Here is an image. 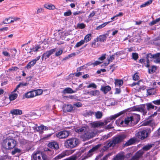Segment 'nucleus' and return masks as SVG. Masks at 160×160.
Segmentation results:
<instances>
[{"mask_svg":"<svg viewBox=\"0 0 160 160\" xmlns=\"http://www.w3.org/2000/svg\"><path fill=\"white\" fill-rule=\"evenodd\" d=\"M2 147L7 149L14 148L16 145V142L10 138H7L4 139L2 143Z\"/></svg>","mask_w":160,"mask_h":160,"instance_id":"f257e3e1","label":"nucleus"},{"mask_svg":"<svg viewBox=\"0 0 160 160\" xmlns=\"http://www.w3.org/2000/svg\"><path fill=\"white\" fill-rule=\"evenodd\" d=\"M127 137V135L122 134L114 137L112 140L107 144L108 147H114L116 144L122 142Z\"/></svg>","mask_w":160,"mask_h":160,"instance_id":"f03ea898","label":"nucleus"},{"mask_svg":"<svg viewBox=\"0 0 160 160\" xmlns=\"http://www.w3.org/2000/svg\"><path fill=\"white\" fill-rule=\"evenodd\" d=\"M79 144L78 139L73 138L67 140L65 142V146L68 148H73Z\"/></svg>","mask_w":160,"mask_h":160,"instance_id":"7ed1b4c3","label":"nucleus"},{"mask_svg":"<svg viewBox=\"0 0 160 160\" xmlns=\"http://www.w3.org/2000/svg\"><path fill=\"white\" fill-rule=\"evenodd\" d=\"M98 132V131L97 129H94L93 131L89 130L82 134L81 136V138L84 140L89 139L95 137Z\"/></svg>","mask_w":160,"mask_h":160,"instance_id":"20e7f679","label":"nucleus"},{"mask_svg":"<svg viewBox=\"0 0 160 160\" xmlns=\"http://www.w3.org/2000/svg\"><path fill=\"white\" fill-rule=\"evenodd\" d=\"M101 144H98L93 147L90 149L87 153L85 154L81 157L79 160H85L88 158L91 157L93 154V152L97 150L101 146Z\"/></svg>","mask_w":160,"mask_h":160,"instance_id":"39448f33","label":"nucleus"},{"mask_svg":"<svg viewBox=\"0 0 160 160\" xmlns=\"http://www.w3.org/2000/svg\"><path fill=\"white\" fill-rule=\"evenodd\" d=\"M34 160H48L47 156L40 151H37L33 155Z\"/></svg>","mask_w":160,"mask_h":160,"instance_id":"423d86ee","label":"nucleus"},{"mask_svg":"<svg viewBox=\"0 0 160 160\" xmlns=\"http://www.w3.org/2000/svg\"><path fill=\"white\" fill-rule=\"evenodd\" d=\"M145 105L142 104L138 106H134L133 107L132 110L133 111H137L141 112L143 114L145 115L147 113L146 110L145 109Z\"/></svg>","mask_w":160,"mask_h":160,"instance_id":"0eeeda50","label":"nucleus"},{"mask_svg":"<svg viewBox=\"0 0 160 160\" xmlns=\"http://www.w3.org/2000/svg\"><path fill=\"white\" fill-rule=\"evenodd\" d=\"M69 134V131L64 130L58 132L57 134V136L59 138H64L68 137Z\"/></svg>","mask_w":160,"mask_h":160,"instance_id":"6e6552de","label":"nucleus"},{"mask_svg":"<svg viewBox=\"0 0 160 160\" xmlns=\"http://www.w3.org/2000/svg\"><path fill=\"white\" fill-rule=\"evenodd\" d=\"M136 136L138 138L143 140L147 137L148 133L146 130H143L137 133Z\"/></svg>","mask_w":160,"mask_h":160,"instance_id":"1a4fd4ad","label":"nucleus"},{"mask_svg":"<svg viewBox=\"0 0 160 160\" xmlns=\"http://www.w3.org/2000/svg\"><path fill=\"white\" fill-rule=\"evenodd\" d=\"M56 51V49L54 48L46 52L43 53L42 57V60L44 58L45 59L48 58L49 56L55 52Z\"/></svg>","mask_w":160,"mask_h":160,"instance_id":"9d476101","label":"nucleus"},{"mask_svg":"<svg viewBox=\"0 0 160 160\" xmlns=\"http://www.w3.org/2000/svg\"><path fill=\"white\" fill-rule=\"evenodd\" d=\"M135 118H137V120L138 121L139 120L140 115L138 114H136L133 116L127 118L124 120L125 123L128 124L130 122H131Z\"/></svg>","mask_w":160,"mask_h":160,"instance_id":"9b49d317","label":"nucleus"},{"mask_svg":"<svg viewBox=\"0 0 160 160\" xmlns=\"http://www.w3.org/2000/svg\"><path fill=\"white\" fill-rule=\"evenodd\" d=\"M144 152L142 150H141L136 152L135 154L131 159V160H138L139 158L144 153Z\"/></svg>","mask_w":160,"mask_h":160,"instance_id":"f8f14e48","label":"nucleus"},{"mask_svg":"<svg viewBox=\"0 0 160 160\" xmlns=\"http://www.w3.org/2000/svg\"><path fill=\"white\" fill-rule=\"evenodd\" d=\"M90 126L92 128L100 127L104 125V123L101 122H94L90 123Z\"/></svg>","mask_w":160,"mask_h":160,"instance_id":"ddd939ff","label":"nucleus"},{"mask_svg":"<svg viewBox=\"0 0 160 160\" xmlns=\"http://www.w3.org/2000/svg\"><path fill=\"white\" fill-rule=\"evenodd\" d=\"M125 157L123 152L120 153L116 155L113 158V160H123Z\"/></svg>","mask_w":160,"mask_h":160,"instance_id":"4468645a","label":"nucleus"},{"mask_svg":"<svg viewBox=\"0 0 160 160\" xmlns=\"http://www.w3.org/2000/svg\"><path fill=\"white\" fill-rule=\"evenodd\" d=\"M37 92L34 91L28 92L25 94V97L27 98H33L37 95Z\"/></svg>","mask_w":160,"mask_h":160,"instance_id":"2eb2a0df","label":"nucleus"},{"mask_svg":"<svg viewBox=\"0 0 160 160\" xmlns=\"http://www.w3.org/2000/svg\"><path fill=\"white\" fill-rule=\"evenodd\" d=\"M10 113L13 115H20L22 114V111L20 109H15L11 110L10 111Z\"/></svg>","mask_w":160,"mask_h":160,"instance_id":"dca6fc26","label":"nucleus"},{"mask_svg":"<svg viewBox=\"0 0 160 160\" xmlns=\"http://www.w3.org/2000/svg\"><path fill=\"white\" fill-rule=\"evenodd\" d=\"M48 146L50 148L56 149H58L59 148L58 143L56 142L49 143L48 144Z\"/></svg>","mask_w":160,"mask_h":160,"instance_id":"f3484780","label":"nucleus"},{"mask_svg":"<svg viewBox=\"0 0 160 160\" xmlns=\"http://www.w3.org/2000/svg\"><path fill=\"white\" fill-rule=\"evenodd\" d=\"M154 62L156 63L160 62V52L154 54Z\"/></svg>","mask_w":160,"mask_h":160,"instance_id":"a211bd4d","label":"nucleus"},{"mask_svg":"<svg viewBox=\"0 0 160 160\" xmlns=\"http://www.w3.org/2000/svg\"><path fill=\"white\" fill-rule=\"evenodd\" d=\"M99 91L98 90H92L87 92L88 94L90 95L91 96H98L99 95Z\"/></svg>","mask_w":160,"mask_h":160,"instance_id":"6ab92c4d","label":"nucleus"},{"mask_svg":"<svg viewBox=\"0 0 160 160\" xmlns=\"http://www.w3.org/2000/svg\"><path fill=\"white\" fill-rule=\"evenodd\" d=\"M76 91H74L71 88H65L62 91V92L64 94L72 93H75Z\"/></svg>","mask_w":160,"mask_h":160,"instance_id":"aec40b11","label":"nucleus"},{"mask_svg":"<svg viewBox=\"0 0 160 160\" xmlns=\"http://www.w3.org/2000/svg\"><path fill=\"white\" fill-rule=\"evenodd\" d=\"M111 88L109 86H107L105 87H102L100 90L103 92L104 93L106 94L108 92L111 90Z\"/></svg>","mask_w":160,"mask_h":160,"instance_id":"412c9836","label":"nucleus"},{"mask_svg":"<svg viewBox=\"0 0 160 160\" xmlns=\"http://www.w3.org/2000/svg\"><path fill=\"white\" fill-rule=\"evenodd\" d=\"M136 141V139L135 138H131L127 141L125 145L126 146L131 145L135 143Z\"/></svg>","mask_w":160,"mask_h":160,"instance_id":"4be33fe9","label":"nucleus"},{"mask_svg":"<svg viewBox=\"0 0 160 160\" xmlns=\"http://www.w3.org/2000/svg\"><path fill=\"white\" fill-rule=\"evenodd\" d=\"M11 57L13 58H15L18 57V53L17 52V50L14 48L11 52Z\"/></svg>","mask_w":160,"mask_h":160,"instance_id":"5701e85b","label":"nucleus"},{"mask_svg":"<svg viewBox=\"0 0 160 160\" xmlns=\"http://www.w3.org/2000/svg\"><path fill=\"white\" fill-rule=\"evenodd\" d=\"M67 155L66 152H63L54 158L55 160H57L63 158Z\"/></svg>","mask_w":160,"mask_h":160,"instance_id":"b1692460","label":"nucleus"},{"mask_svg":"<svg viewBox=\"0 0 160 160\" xmlns=\"http://www.w3.org/2000/svg\"><path fill=\"white\" fill-rule=\"evenodd\" d=\"M87 129L85 127L79 128L75 129V131L78 133H82L86 131Z\"/></svg>","mask_w":160,"mask_h":160,"instance_id":"393cba45","label":"nucleus"},{"mask_svg":"<svg viewBox=\"0 0 160 160\" xmlns=\"http://www.w3.org/2000/svg\"><path fill=\"white\" fill-rule=\"evenodd\" d=\"M154 146V144H148L144 146L141 150H142L143 151H147L149 150Z\"/></svg>","mask_w":160,"mask_h":160,"instance_id":"a878e982","label":"nucleus"},{"mask_svg":"<svg viewBox=\"0 0 160 160\" xmlns=\"http://www.w3.org/2000/svg\"><path fill=\"white\" fill-rule=\"evenodd\" d=\"M44 7L49 10H54L56 8L55 6L52 4H46L44 5Z\"/></svg>","mask_w":160,"mask_h":160,"instance_id":"bb28decb","label":"nucleus"},{"mask_svg":"<svg viewBox=\"0 0 160 160\" xmlns=\"http://www.w3.org/2000/svg\"><path fill=\"white\" fill-rule=\"evenodd\" d=\"M106 35H100L98 37L96 38L97 41H100L101 42H103L106 39Z\"/></svg>","mask_w":160,"mask_h":160,"instance_id":"cd10ccee","label":"nucleus"},{"mask_svg":"<svg viewBox=\"0 0 160 160\" xmlns=\"http://www.w3.org/2000/svg\"><path fill=\"white\" fill-rule=\"evenodd\" d=\"M64 110L68 112L73 110V107L71 105H68L64 108Z\"/></svg>","mask_w":160,"mask_h":160,"instance_id":"c85d7f7f","label":"nucleus"},{"mask_svg":"<svg viewBox=\"0 0 160 160\" xmlns=\"http://www.w3.org/2000/svg\"><path fill=\"white\" fill-rule=\"evenodd\" d=\"M146 105L147 106V109L148 110H150L151 109H153L155 107V109L157 108V107L152 105L151 103H147Z\"/></svg>","mask_w":160,"mask_h":160,"instance_id":"c756f323","label":"nucleus"},{"mask_svg":"<svg viewBox=\"0 0 160 160\" xmlns=\"http://www.w3.org/2000/svg\"><path fill=\"white\" fill-rule=\"evenodd\" d=\"M96 118L97 119H99L102 118V113L100 111H98L95 112L94 113Z\"/></svg>","mask_w":160,"mask_h":160,"instance_id":"7c9ffc66","label":"nucleus"},{"mask_svg":"<svg viewBox=\"0 0 160 160\" xmlns=\"http://www.w3.org/2000/svg\"><path fill=\"white\" fill-rule=\"evenodd\" d=\"M92 37V35L91 34H88L87 35L84 37V42H87L90 41Z\"/></svg>","mask_w":160,"mask_h":160,"instance_id":"2f4dec72","label":"nucleus"},{"mask_svg":"<svg viewBox=\"0 0 160 160\" xmlns=\"http://www.w3.org/2000/svg\"><path fill=\"white\" fill-rule=\"evenodd\" d=\"M36 60H32L31 61L29 62L26 66V68L28 69H29L32 67L36 63Z\"/></svg>","mask_w":160,"mask_h":160,"instance_id":"473e14b6","label":"nucleus"},{"mask_svg":"<svg viewBox=\"0 0 160 160\" xmlns=\"http://www.w3.org/2000/svg\"><path fill=\"white\" fill-rule=\"evenodd\" d=\"M123 83V81L122 80L116 79L115 80V84L116 86H121Z\"/></svg>","mask_w":160,"mask_h":160,"instance_id":"72a5a7b5","label":"nucleus"},{"mask_svg":"<svg viewBox=\"0 0 160 160\" xmlns=\"http://www.w3.org/2000/svg\"><path fill=\"white\" fill-rule=\"evenodd\" d=\"M28 85V83L26 82H21L16 87V88L13 91V92L16 91L17 89L21 86H26Z\"/></svg>","mask_w":160,"mask_h":160,"instance_id":"f704fd0d","label":"nucleus"},{"mask_svg":"<svg viewBox=\"0 0 160 160\" xmlns=\"http://www.w3.org/2000/svg\"><path fill=\"white\" fill-rule=\"evenodd\" d=\"M18 97V94L12 92L9 96V98L10 100H13L17 98Z\"/></svg>","mask_w":160,"mask_h":160,"instance_id":"c9c22d12","label":"nucleus"},{"mask_svg":"<svg viewBox=\"0 0 160 160\" xmlns=\"http://www.w3.org/2000/svg\"><path fill=\"white\" fill-rule=\"evenodd\" d=\"M123 113V112H121L118 113H117V114H116L114 115H112V116H111L110 117V120H112L113 119H115L116 118H117L118 117H119L120 115H121Z\"/></svg>","mask_w":160,"mask_h":160,"instance_id":"e433bc0d","label":"nucleus"},{"mask_svg":"<svg viewBox=\"0 0 160 160\" xmlns=\"http://www.w3.org/2000/svg\"><path fill=\"white\" fill-rule=\"evenodd\" d=\"M147 62L149 63V60H151L152 58H154V55H152L151 53H149L147 54L146 57Z\"/></svg>","mask_w":160,"mask_h":160,"instance_id":"4c0bfd02","label":"nucleus"},{"mask_svg":"<svg viewBox=\"0 0 160 160\" xmlns=\"http://www.w3.org/2000/svg\"><path fill=\"white\" fill-rule=\"evenodd\" d=\"M111 22V21L105 22L102 24L98 26L97 27L96 29L97 30H98L100 29H101L102 28L105 27L107 24L110 22Z\"/></svg>","mask_w":160,"mask_h":160,"instance_id":"58836bf2","label":"nucleus"},{"mask_svg":"<svg viewBox=\"0 0 160 160\" xmlns=\"http://www.w3.org/2000/svg\"><path fill=\"white\" fill-rule=\"evenodd\" d=\"M156 70V67L154 66H152L151 67L148 69V72L149 73H154Z\"/></svg>","mask_w":160,"mask_h":160,"instance_id":"ea45409f","label":"nucleus"},{"mask_svg":"<svg viewBox=\"0 0 160 160\" xmlns=\"http://www.w3.org/2000/svg\"><path fill=\"white\" fill-rule=\"evenodd\" d=\"M21 152V150L18 148H15L12 151V155H14L16 153H19Z\"/></svg>","mask_w":160,"mask_h":160,"instance_id":"a19ab883","label":"nucleus"},{"mask_svg":"<svg viewBox=\"0 0 160 160\" xmlns=\"http://www.w3.org/2000/svg\"><path fill=\"white\" fill-rule=\"evenodd\" d=\"M44 9L41 7L38 8L37 9L36 13L37 14H39L41 13L44 12Z\"/></svg>","mask_w":160,"mask_h":160,"instance_id":"79ce46f5","label":"nucleus"},{"mask_svg":"<svg viewBox=\"0 0 160 160\" xmlns=\"http://www.w3.org/2000/svg\"><path fill=\"white\" fill-rule=\"evenodd\" d=\"M97 87V85L95 83L93 82L91 83L87 87L88 88H92L94 89H96Z\"/></svg>","mask_w":160,"mask_h":160,"instance_id":"37998d69","label":"nucleus"},{"mask_svg":"<svg viewBox=\"0 0 160 160\" xmlns=\"http://www.w3.org/2000/svg\"><path fill=\"white\" fill-rule=\"evenodd\" d=\"M40 48H41V47L39 46H37L35 47H33L32 48H31V51L30 52H37L38 51L39 49Z\"/></svg>","mask_w":160,"mask_h":160,"instance_id":"c03bdc74","label":"nucleus"},{"mask_svg":"<svg viewBox=\"0 0 160 160\" xmlns=\"http://www.w3.org/2000/svg\"><path fill=\"white\" fill-rule=\"evenodd\" d=\"M84 43V41L83 40H81L80 42H77L75 46L76 48L79 47L83 45Z\"/></svg>","mask_w":160,"mask_h":160,"instance_id":"a18cd8bd","label":"nucleus"},{"mask_svg":"<svg viewBox=\"0 0 160 160\" xmlns=\"http://www.w3.org/2000/svg\"><path fill=\"white\" fill-rule=\"evenodd\" d=\"M139 78V74L138 73H135L133 76V79L134 80H138Z\"/></svg>","mask_w":160,"mask_h":160,"instance_id":"49530a36","label":"nucleus"},{"mask_svg":"<svg viewBox=\"0 0 160 160\" xmlns=\"http://www.w3.org/2000/svg\"><path fill=\"white\" fill-rule=\"evenodd\" d=\"M114 55H112V56H111L109 58L108 60V62L107 63H105V66H107L108 64L110 62H112L113 60L114 59Z\"/></svg>","mask_w":160,"mask_h":160,"instance_id":"de8ad7c7","label":"nucleus"},{"mask_svg":"<svg viewBox=\"0 0 160 160\" xmlns=\"http://www.w3.org/2000/svg\"><path fill=\"white\" fill-rule=\"evenodd\" d=\"M77 159V156L76 155H73L63 160H76Z\"/></svg>","mask_w":160,"mask_h":160,"instance_id":"09e8293b","label":"nucleus"},{"mask_svg":"<svg viewBox=\"0 0 160 160\" xmlns=\"http://www.w3.org/2000/svg\"><path fill=\"white\" fill-rule=\"evenodd\" d=\"M36 129L38 131H41L44 130V126L43 125H41L36 128Z\"/></svg>","mask_w":160,"mask_h":160,"instance_id":"8fccbe9b","label":"nucleus"},{"mask_svg":"<svg viewBox=\"0 0 160 160\" xmlns=\"http://www.w3.org/2000/svg\"><path fill=\"white\" fill-rule=\"evenodd\" d=\"M85 25L83 23H78L77 24V27L80 29L84 28L85 27Z\"/></svg>","mask_w":160,"mask_h":160,"instance_id":"3c124183","label":"nucleus"},{"mask_svg":"<svg viewBox=\"0 0 160 160\" xmlns=\"http://www.w3.org/2000/svg\"><path fill=\"white\" fill-rule=\"evenodd\" d=\"M132 58L134 60H137L138 58V54L137 53H133L132 54Z\"/></svg>","mask_w":160,"mask_h":160,"instance_id":"603ef678","label":"nucleus"},{"mask_svg":"<svg viewBox=\"0 0 160 160\" xmlns=\"http://www.w3.org/2000/svg\"><path fill=\"white\" fill-rule=\"evenodd\" d=\"M2 54L5 56L7 57H10V55L9 53L6 51H3L2 52Z\"/></svg>","mask_w":160,"mask_h":160,"instance_id":"864d4df0","label":"nucleus"},{"mask_svg":"<svg viewBox=\"0 0 160 160\" xmlns=\"http://www.w3.org/2000/svg\"><path fill=\"white\" fill-rule=\"evenodd\" d=\"M62 50H60L56 52L55 54V55L56 56H58L61 55L62 53Z\"/></svg>","mask_w":160,"mask_h":160,"instance_id":"5fc2aeb1","label":"nucleus"},{"mask_svg":"<svg viewBox=\"0 0 160 160\" xmlns=\"http://www.w3.org/2000/svg\"><path fill=\"white\" fill-rule=\"evenodd\" d=\"M72 14V12L71 11L69 10L67 12H65L64 13V15L65 16H70Z\"/></svg>","mask_w":160,"mask_h":160,"instance_id":"6e6d98bb","label":"nucleus"},{"mask_svg":"<svg viewBox=\"0 0 160 160\" xmlns=\"http://www.w3.org/2000/svg\"><path fill=\"white\" fill-rule=\"evenodd\" d=\"M73 106L77 107H80L82 106V104L80 102H78L73 104Z\"/></svg>","mask_w":160,"mask_h":160,"instance_id":"4d7b16f0","label":"nucleus"},{"mask_svg":"<svg viewBox=\"0 0 160 160\" xmlns=\"http://www.w3.org/2000/svg\"><path fill=\"white\" fill-rule=\"evenodd\" d=\"M155 104L156 105H160V99L157 100H156L153 101L152 102Z\"/></svg>","mask_w":160,"mask_h":160,"instance_id":"13d9d810","label":"nucleus"},{"mask_svg":"<svg viewBox=\"0 0 160 160\" xmlns=\"http://www.w3.org/2000/svg\"><path fill=\"white\" fill-rule=\"evenodd\" d=\"M10 18H6L3 21L2 23L5 24H7L10 23V22H8V20Z\"/></svg>","mask_w":160,"mask_h":160,"instance_id":"bf43d9fd","label":"nucleus"},{"mask_svg":"<svg viewBox=\"0 0 160 160\" xmlns=\"http://www.w3.org/2000/svg\"><path fill=\"white\" fill-rule=\"evenodd\" d=\"M95 14V12L94 11H92L88 16V18H91L93 17Z\"/></svg>","mask_w":160,"mask_h":160,"instance_id":"052dcab7","label":"nucleus"},{"mask_svg":"<svg viewBox=\"0 0 160 160\" xmlns=\"http://www.w3.org/2000/svg\"><path fill=\"white\" fill-rule=\"evenodd\" d=\"M18 69L17 67H12L9 69V71H17Z\"/></svg>","mask_w":160,"mask_h":160,"instance_id":"680f3d73","label":"nucleus"},{"mask_svg":"<svg viewBox=\"0 0 160 160\" xmlns=\"http://www.w3.org/2000/svg\"><path fill=\"white\" fill-rule=\"evenodd\" d=\"M102 62L97 61H96L94 63H92V64L94 66H97L100 64Z\"/></svg>","mask_w":160,"mask_h":160,"instance_id":"e2e57ef3","label":"nucleus"},{"mask_svg":"<svg viewBox=\"0 0 160 160\" xmlns=\"http://www.w3.org/2000/svg\"><path fill=\"white\" fill-rule=\"evenodd\" d=\"M98 46V44H96L95 42H92V47L93 48H96Z\"/></svg>","mask_w":160,"mask_h":160,"instance_id":"0e129e2a","label":"nucleus"},{"mask_svg":"<svg viewBox=\"0 0 160 160\" xmlns=\"http://www.w3.org/2000/svg\"><path fill=\"white\" fill-rule=\"evenodd\" d=\"M115 67H114V65H112V66H110V70H111V71H110V72H111V73H112L113 72L114 70L115 69Z\"/></svg>","mask_w":160,"mask_h":160,"instance_id":"69168bd1","label":"nucleus"},{"mask_svg":"<svg viewBox=\"0 0 160 160\" xmlns=\"http://www.w3.org/2000/svg\"><path fill=\"white\" fill-rule=\"evenodd\" d=\"M76 55V54L75 53H71L66 58L68 59L69 58L71 57L72 56H75Z\"/></svg>","mask_w":160,"mask_h":160,"instance_id":"338daca9","label":"nucleus"},{"mask_svg":"<svg viewBox=\"0 0 160 160\" xmlns=\"http://www.w3.org/2000/svg\"><path fill=\"white\" fill-rule=\"evenodd\" d=\"M75 75L77 77H79L82 74V72H78V73H74Z\"/></svg>","mask_w":160,"mask_h":160,"instance_id":"774afa93","label":"nucleus"}]
</instances>
